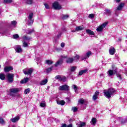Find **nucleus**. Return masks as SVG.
<instances>
[{
  "label": "nucleus",
  "instance_id": "1",
  "mask_svg": "<svg viewBox=\"0 0 127 127\" xmlns=\"http://www.w3.org/2000/svg\"><path fill=\"white\" fill-rule=\"evenodd\" d=\"M105 97L107 99H110L116 94V90L114 88H109L107 90H104L103 91Z\"/></svg>",
  "mask_w": 127,
  "mask_h": 127
},
{
  "label": "nucleus",
  "instance_id": "2",
  "mask_svg": "<svg viewBox=\"0 0 127 127\" xmlns=\"http://www.w3.org/2000/svg\"><path fill=\"white\" fill-rule=\"evenodd\" d=\"M6 77L8 83H12L13 82V78H14V74L13 73H7Z\"/></svg>",
  "mask_w": 127,
  "mask_h": 127
},
{
  "label": "nucleus",
  "instance_id": "3",
  "mask_svg": "<svg viewBox=\"0 0 127 127\" xmlns=\"http://www.w3.org/2000/svg\"><path fill=\"white\" fill-rule=\"evenodd\" d=\"M20 91V89L19 88H11L10 90V96H12V97H14V94H16V93H18Z\"/></svg>",
  "mask_w": 127,
  "mask_h": 127
},
{
  "label": "nucleus",
  "instance_id": "4",
  "mask_svg": "<svg viewBox=\"0 0 127 127\" xmlns=\"http://www.w3.org/2000/svg\"><path fill=\"white\" fill-rule=\"evenodd\" d=\"M53 7L54 8V9L57 10H60L61 8H62L61 5H60L59 2L58 1H55L53 3Z\"/></svg>",
  "mask_w": 127,
  "mask_h": 127
},
{
  "label": "nucleus",
  "instance_id": "5",
  "mask_svg": "<svg viewBox=\"0 0 127 127\" xmlns=\"http://www.w3.org/2000/svg\"><path fill=\"white\" fill-rule=\"evenodd\" d=\"M32 17H33V13H30L28 17V25H31L33 23Z\"/></svg>",
  "mask_w": 127,
  "mask_h": 127
},
{
  "label": "nucleus",
  "instance_id": "6",
  "mask_svg": "<svg viewBox=\"0 0 127 127\" xmlns=\"http://www.w3.org/2000/svg\"><path fill=\"white\" fill-rule=\"evenodd\" d=\"M23 72L25 75H31L33 70L32 69L25 68L23 70Z\"/></svg>",
  "mask_w": 127,
  "mask_h": 127
},
{
  "label": "nucleus",
  "instance_id": "7",
  "mask_svg": "<svg viewBox=\"0 0 127 127\" xmlns=\"http://www.w3.org/2000/svg\"><path fill=\"white\" fill-rule=\"evenodd\" d=\"M60 91H69V86L67 85H64L59 87Z\"/></svg>",
  "mask_w": 127,
  "mask_h": 127
},
{
  "label": "nucleus",
  "instance_id": "8",
  "mask_svg": "<svg viewBox=\"0 0 127 127\" xmlns=\"http://www.w3.org/2000/svg\"><path fill=\"white\" fill-rule=\"evenodd\" d=\"M108 24V22H105L103 23L102 25H101L100 26L98 27L96 30L97 31L101 32L103 31V29L107 26V25Z\"/></svg>",
  "mask_w": 127,
  "mask_h": 127
},
{
  "label": "nucleus",
  "instance_id": "9",
  "mask_svg": "<svg viewBox=\"0 0 127 127\" xmlns=\"http://www.w3.org/2000/svg\"><path fill=\"white\" fill-rule=\"evenodd\" d=\"M92 52H88L85 56H83L82 57V60H85V59L89 58L91 55H92Z\"/></svg>",
  "mask_w": 127,
  "mask_h": 127
},
{
  "label": "nucleus",
  "instance_id": "10",
  "mask_svg": "<svg viewBox=\"0 0 127 127\" xmlns=\"http://www.w3.org/2000/svg\"><path fill=\"white\" fill-rule=\"evenodd\" d=\"M99 95H100V91H96L95 92L94 95L92 97V100H93V101H96V100H97V99L99 98Z\"/></svg>",
  "mask_w": 127,
  "mask_h": 127
},
{
  "label": "nucleus",
  "instance_id": "11",
  "mask_svg": "<svg viewBox=\"0 0 127 127\" xmlns=\"http://www.w3.org/2000/svg\"><path fill=\"white\" fill-rule=\"evenodd\" d=\"M15 50L17 53H20L22 52V49H21V46L20 45H17L15 47Z\"/></svg>",
  "mask_w": 127,
  "mask_h": 127
},
{
  "label": "nucleus",
  "instance_id": "12",
  "mask_svg": "<svg viewBox=\"0 0 127 127\" xmlns=\"http://www.w3.org/2000/svg\"><path fill=\"white\" fill-rule=\"evenodd\" d=\"M62 63H63V60H59L58 61H57L55 64V67H58V66H61V65H62Z\"/></svg>",
  "mask_w": 127,
  "mask_h": 127
},
{
  "label": "nucleus",
  "instance_id": "13",
  "mask_svg": "<svg viewBox=\"0 0 127 127\" xmlns=\"http://www.w3.org/2000/svg\"><path fill=\"white\" fill-rule=\"evenodd\" d=\"M116 73H117V69H114L113 70L112 69H110L108 71V75L109 76H113V75H115Z\"/></svg>",
  "mask_w": 127,
  "mask_h": 127
},
{
  "label": "nucleus",
  "instance_id": "14",
  "mask_svg": "<svg viewBox=\"0 0 127 127\" xmlns=\"http://www.w3.org/2000/svg\"><path fill=\"white\" fill-rule=\"evenodd\" d=\"M13 70V67L12 66H5L4 68V71L6 73H7V72H9V71H11Z\"/></svg>",
  "mask_w": 127,
  "mask_h": 127
},
{
  "label": "nucleus",
  "instance_id": "15",
  "mask_svg": "<svg viewBox=\"0 0 127 127\" xmlns=\"http://www.w3.org/2000/svg\"><path fill=\"white\" fill-rule=\"evenodd\" d=\"M22 39L24 40V41H30V40L32 39V38L28 37L27 36H23Z\"/></svg>",
  "mask_w": 127,
  "mask_h": 127
},
{
  "label": "nucleus",
  "instance_id": "16",
  "mask_svg": "<svg viewBox=\"0 0 127 127\" xmlns=\"http://www.w3.org/2000/svg\"><path fill=\"white\" fill-rule=\"evenodd\" d=\"M125 6V3H121L116 8V10H122L123 9V7Z\"/></svg>",
  "mask_w": 127,
  "mask_h": 127
},
{
  "label": "nucleus",
  "instance_id": "17",
  "mask_svg": "<svg viewBox=\"0 0 127 127\" xmlns=\"http://www.w3.org/2000/svg\"><path fill=\"white\" fill-rule=\"evenodd\" d=\"M78 127H86V123L80 122L76 124Z\"/></svg>",
  "mask_w": 127,
  "mask_h": 127
},
{
  "label": "nucleus",
  "instance_id": "18",
  "mask_svg": "<svg viewBox=\"0 0 127 127\" xmlns=\"http://www.w3.org/2000/svg\"><path fill=\"white\" fill-rule=\"evenodd\" d=\"M18 121H19V117H16L10 119V121L12 122V123H16V122H18Z\"/></svg>",
  "mask_w": 127,
  "mask_h": 127
},
{
  "label": "nucleus",
  "instance_id": "19",
  "mask_svg": "<svg viewBox=\"0 0 127 127\" xmlns=\"http://www.w3.org/2000/svg\"><path fill=\"white\" fill-rule=\"evenodd\" d=\"M96 123H97V119L95 118H93L91 119V121L90 122L91 125H92L93 126H95Z\"/></svg>",
  "mask_w": 127,
  "mask_h": 127
},
{
  "label": "nucleus",
  "instance_id": "20",
  "mask_svg": "<svg viewBox=\"0 0 127 127\" xmlns=\"http://www.w3.org/2000/svg\"><path fill=\"white\" fill-rule=\"evenodd\" d=\"M115 52H116V49H115V48H111L110 49L109 53L111 55H114Z\"/></svg>",
  "mask_w": 127,
  "mask_h": 127
},
{
  "label": "nucleus",
  "instance_id": "21",
  "mask_svg": "<svg viewBox=\"0 0 127 127\" xmlns=\"http://www.w3.org/2000/svg\"><path fill=\"white\" fill-rule=\"evenodd\" d=\"M47 82H48V80H47V79H45L43 80H42L40 82V85H41V86H42L43 85H46V84H47Z\"/></svg>",
  "mask_w": 127,
  "mask_h": 127
},
{
  "label": "nucleus",
  "instance_id": "22",
  "mask_svg": "<svg viewBox=\"0 0 127 127\" xmlns=\"http://www.w3.org/2000/svg\"><path fill=\"white\" fill-rule=\"evenodd\" d=\"M57 103L58 105H61V106H64V105H65V101H64V100H58L57 101Z\"/></svg>",
  "mask_w": 127,
  "mask_h": 127
},
{
  "label": "nucleus",
  "instance_id": "23",
  "mask_svg": "<svg viewBox=\"0 0 127 127\" xmlns=\"http://www.w3.org/2000/svg\"><path fill=\"white\" fill-rule=\"evenodd\" d=\"M86 33H88V34H90V35H95V33H94L93 31L90 29L86 30Z\"/></svg>",
  "mask_w": 127,
  "mask_h": 127
},
{
  "label": "nucleus",
  "instance_id": "24",
  "mask_svg": "<svg viewBox=\"0 0 127 127\" xmlns=\"http://www.w3.org/2000/svg\"><path fill=\"white\" fill-rule=\"evenodd\" d=\"M29 80V78H25L23 80H21L20 81V83L21 84H24L25 83H27V82H28V80Z\"/></svg>",
  "mask_w": 127,
  "mask_h": 127
},
{
  "label": "nucleus",
  "instance_id": "25",
  "mask_svg": "<svg viewBox=\"0 0 127 127\" xmlns=\"http://www.w3.org/2000/svg\"><path fill=\"white\" fill-rule=\"evenodd\" d=\"M105 11L106 14H108V15H111V13H112V10L109 9L108 8H106L105 9Z\"/></svg>",
  "mask_w": 127,
  "mask_h": 127
},
{
  "label": "nucleus",
  "instance_id": "26",
  "mask_svg": "<svg viewBox=\"0 0 127 127\" xmlns=\"http://www.w3.org/2000/svg\"><path fill=\"white\" fill-rule=\"evenodd\" d=\"M73 61H74V59H73V58H69L66 60V63H73Z\"/></svg>",
  "mask_w": 127,
  "mask_h": 127
},
{
  "label": "nucleus",
  "instance_id": "27",
  "mask_svg": "<svg viewBox=\"0 0 127 127\" xmlns=\"http://www.w3.org/2000/svg\"><path fill=\"white\" fill-rule=\"evenodd\" d=\"M0 79L1 80H5V74L0 73Z\"/></svg>",
  "mask_w": 127,
  "mask_h": 127
},
{
  "label": "nucleus",
  "instance_id": "28",
  "mask_svg": "<svg viewBox=\"0 0 127 127\" xmlns=\"http://www.w3.org/2000/svg\"><path fill=\"white\" fill-rule=\"evenodd\" d=\"M72 88L74 89L75 93H77L78 92V87L77 86V85L74 84L72 85Z\"/></svg>",
  "mask_w": 127,
  "mask_h": 127
},
{
  "label": "nucleus",
  "instance_id": "29",
  "mask_svg": "<svg viewBox=\"0 0 127 127\" xmlns=\"http://www.w3.org/2000/svg\"><path fill=\"white\" fill-rule=\"evenodd\" d=\"M40 107H41L42 108H44V107H45V106H46V103H45V101H42V102L40 103Z\"/></svg>",
  "mask_w": 127,
  "mask_h": 127
},
{
  "label": "nucleus",
  "instance_id": "30",
  "mask_svg": "<svg viewBox=\"0 0 127 127\" xmlns=\"http://www.w3.org/2000/svg\"><path fill=\"white\" fill-rule=\"evenodd\" d=\"M75 28H76V31H79L80 30H83L84 27L79 26L76 27Z\"/></svg>",
  "mask_w": 127,
  "mask_h": 127
},
{
  "label": "nucleus",
  "instance_id": "31",
  "mask_svg": "<svg viewBox=\"0 0 127 127\" xmlns=\"http://www.w3.org/2000/svg\"><path fill=\"white\" fill-rule=\"evenodd\" d=\"M46 64H47L48 65H52V64H53V61H50V60H46Z\"/></svg>",
  "mask_w": 127,
  "mask_h": 127
},
{
  "label": "nucleus",
  "instance_id": "32",
  "mask_svg": "<svg viewBox=\"0 0 127 127\" xmlns=\"http://www.w3.org/2000/svg\"><path fill=\"white\" fill-rule=\"evenodd\" d=\"M53 69V66H52L50 68H48L46 69V73H49L50 72H51L52 71V69Z\"/></svg>",
  "mask_w": 127,
  "mask_h": 127
},
{
  "label": "nucleus",
  "instance_id": "33",
  "mask_svg": "<svg viewBox=\"0 0 127 127\" xmlns=\"http://www.w3.org/2000/svg\"><path fill=\"white\" fill-rule=\"evenodd\" d=\"M72 124H69L67 126V125L65 124H62V127H72Z\"/></svg>",
  "mask_w": 127,
  "mask_h": 127
},
{
  "label": "nucleus",
  "instance_id": "34",
  "mask_svg": "<svg viewBox=\"0 0 127 127\" xmlns=\"http://www.w3.org/2000/svg\"><path fill=\"white\" fill-rule=\"evenodd\" d=\"M32 32H34V29H28L26 31V33H27V34H31V33H32Z\"/></svg>",
  "mask_w": 127,
  "mask_h": 127
},
{
  "label": "nucleus",
  "instance_id": "35",
  "mask_svg": "<svg viewBox=\"0 0 127 127\" xmlns=\"http://www.w3.org/2000/svg\"><path fill=\"white\" fill-rule=\"evenodd\" d=\"M79 58H80V57L78 55H76L73 57V61L75 60V61H77V60H79Z\"/></svg>",
  "mask_w": 127,
  "mask_h": 127
},
{
  "label": "nucleus",
  "instance_id": "36",
  "mask_svg": "<svg viewBox=\"0 0 127 127\" xmlns=\"http://www.w3.org/2000/svg\"><path fill=\"white\" fill-rule=\"evenodd\" d=\"M23 47H28V44L25 41H23Z\"/></svg>",
  "mask_w": 127,
  "mask_h": 127
},
{
  "label": "nucleus",
  "instance_id": "37",
  "mask_svg": "<svg viewBox=\"0 0 127 127\" xmlns=\"http://www.w3.org/2000/svg\"><path fill=\"white\" fill-rule=\"evenodd\" d=\"M4 3H10L12 2V0H4Z\"/></svg>",
  "mask_w": 127,
  "mask_h": 127
},
{
  "label": "nucleus",
  "instance_id": "38",
  "mask_svg": "<svg viewBox=\"0 0 127 127\" xmlns=\"http://www.w3.org/2000/svg\"><path fill=\"white\" fill-rule=\"evenodd\" d=\"M72 111L73 112V113H76V112L78 111V108H77V107H72Z\"/></svg>",
  "mask_w": 127,
  "mask_h": 127
},
{
  "label": "nucleus",
  "instance_id": "39",
  "mask_svg": "<svg viewBox=\"0 0 127 127\" xmlns=\"http://www.w3.org/2000/svg\"><path fill=\"white\" fill-rule=\"evenodd\" d=\"M0 124H1V125H4L5 124L4 120H3L2 118H0Z\"/></svg>",
  "mask_w": 127,
  "mask_h": 127
},
{
  "label": "nucleus",
  "instance_id": "40",
  "mask_svg": "<svg viewBox=\"0 0 127 127\" xmlns=\"http://www.w3.org/2000/svg\"><path fill=\"white\" fill-rule=\"evenodd\" d=\"M29 92H30V89L29 88H27L25 90L24 93L27 94L28 93H29Z\"/></svg>",
  "mask_w": 127,
  "mask_h": 127
},
{
  "label": "nucleus",
  "instance_id": "41",
  "mask_svg": "<svg viewBox=\"0 0 127 127\" xmlns=\"http://www.w3.org/2000/svg\"><path fill=\"white\" fill-rule=\"evenodd\" d=\"M76 69H77V67L76 66H72L71 67L70 70L71 72H74V71H75Z\"/></svg>",
  "mask_w": 127,
  "mask_h": 127
},
{
  "label": "nucleus",
  "instance_id": "42",
  "mask_svg": "<svg viewBox=\"0 0 127 127\" xmlns=\"http://www.w3.org/2000/svg\"><path fill=\"white\" fill-rule=\"evenodd\" d=\"M33 0H27L26 2L28 4H31L32 3Z\"/></svg>",
  "mask_w": 127,
  "mask_h": 127
},
{
  "label": "nucleus",
  "instance_id": "43",
  "mask_svg": "<svg viewBox=\"0 0 127 127\" xmlns=\"http://www.w3.org/2000/svg\"><path fill=\"white\" fill-rule=\"evenodd\" d=\"M117 77L119 79V80H122L123 79L122 78V75L119 73L117 74Z\"/></svg>",
  "mask_w": 127,
  "mask_h": 127
},
{
  "label": "nucleus",
  "instance_id": "44",
  "mask_svg": "<svg viewBox=\"0 0 127 127\" xmlns=\"http://www.w3.org/2000/svg\"><path fill=\"white\" fill-rule=\"evenodd\" d=\"M19 37V36H18V34H15L13 35V38L14 39H16Z\"/></svg>",
  "mask_w": 127,
  "mask_h": 127
},
{
  "label": "nucleus",
  "instance_id": "45",
  "mask_svg": "<svg viewBox=\"0 0 127 127\" xmlns=\"http://www.w3.org/2000/svg\"><path fill=\"white\" fill-rule=\"evenodd\" d=\"M89 18H94L95 17V14H90L89 15Z\"/></svg>",
  "mask_w": 127,
  "mask_h": 127
},
{
  "label": "nucleus",
  "instance_id": "46",
  "mask_svg": "<svg viewBox=\"0 0 127 127\" xmlns=\"http://www.w3.org/2000/svg\"><path fill=\"white\" fill-rule=\"evenodd\" d=\"M68 17H69V15H64L63 17V19H66V18H68Z\"/></svg>",
  "mask_w": 127,
  "mask_h": 127
},
{
  "label": "nucleus",
  "instance_id": "47",
  "mask_svg": "<svg viewBox=\"0 0 127 127\" xmlns=\"http://www.w3.org/2000/svg\"><path fill=\"white\" fill-rule=\"evenodd\" d=\"M120 122H121V123H122V124H124V123H127V120H125V119H120Z\"/></svg>",
  "mask_w": 127,
  "mask_h": 127
},
{
  "label": "nucleus",
  "instance_id": "48",
  "mask_svg": "<svg viewBox=\"0 0 127 127\" xmlns=\"http://www.w3.org/2000/svg\"><path fill=\"white\" fill-rule=\"evenodd\" d=\"M11 23L12 25H13L14 26V25H16V23H17V22H16V21H13L11 22Z\"/></svg>",
  "mask_w": 127,
  "mask_h": 127
},
{
  "label": "nucleus",
  "instance_id": "49",
  "mask_svg": "<svg viewBox=\"0 0 127 127\" xmlns=\"http://www.w3.org/2000/svg\"><path fill=\"white\" fill-rule=\"evenodd\" d=\"M79 103H80V104H83V103H85V101L83 99H80L79 100Z\"/></svg>",
  "mask_w": 127,
  "mask_h": 127
},
{
  "label": "nucleus",
  "instance_id": "50",
  "mask_svg": "<svg viewBox=\"0 0 127 127\" xmlns=\"http://www.w3.org/2000/svg\"><path fill=\"white\" fill-rule=\"evenodd\" d=\"M62 81H63V82H66V77L63 76L62 79Z\"/></svg>",
  "mask_w": 127,
  "mask_h": 127
},
{
  "label": "nucleus",
  "instance_id": "51",
  "mask_svg": "<svg viewBox=\"0 0 127 127\" xmlns=\"http://www.w3.org/2000/svg\"><path fill=\"white\" fill-rule=\"evenodd\" d=\"M44 5L47 9H48L49 8V5H48L47 3H45Z\"/></svg>",
  "mask_w": 127,
  "mask_h": 127
},
{
  "label": "nucleus",
  "instance_id": "52",
  "mask_svg": "<svg viewBox=\"0 0 127 127\" xmlns=\"http://www.w3.org/2000/svg\"><path fill=\"white\" fill-rule=\"evenodd\" d=\"M61 47H62L63 48L65 46V43H62L61 44Z\"/></svg>",
  "mask_w": 127,
  "mask_h": 127
},
{
  "label": "nucleus",
  "instance_id": "53",
  "mask_svg": "<svg viewBox=\"0 0 127 127\" xmlns=\"http://www.w3.org/2000/svg\"><path fill=\"white\" fill-rule=\"evenodd\" d=\"M84 74L82 70H81L79 72L78 75L80 76L82 75V74Z\"/></svg>",
  "mask_w": 127,
  "mask_h": 127
},
{
  "label": "nucleus",
  "instance_id": "54",
  "mask_svg": "<svg viewBox=\"0 0 127 127\" xmlns=\"http://www.w3.org/2000/svg\"><path fill=\"white\" fill-rule=\"evenodd\" d=\"M82 71L83 74H85V73H86V72H88V69H84V70H82Z\"/></svg>",
  "mask_w": 127,
  "mask_h": 127
},
{
  "label": "nucleus",
  "instance_id": "55",
  "mask_svg": "<svg viewBox=\"0 0 127 127\" xmlns=\"http://www.w3.org/2000/svg\"><path fill=\"white\" fill-rule=\"evenodd\" d=\"M61 76H60V75L56 76V79H59Z\"/></svg>",
  "mask_w": 127,
  "mask_h": 127
},
{
  "label": "nucleus",
  "instance_id": "56",
  "mask_svg": "<svg viewBox=\"0 0 127 127\" xmlns=\"http://www.w3.org/2000/svg\"><path fill=\"white\" fill-rule=\"evenodd\" d=\"M66 56H61V58H63V59H64V58H66Z\"/></svg>",
  "mask_w": 127,
  "mask_h": 127
},
{
  "label": "nucleus",
  "instance_id": "57",
  "mask_svg": "<svg viewBox=\"0 0 127 127\" xmlns=\"http://www.w3.org/2000/svg\"><path fill=\"white\" fill-rule=\"evenodd\" d=\"M76 31H77V30H76V28H75V30H72L71 32H76Z\"/></svg>",
  "mask_w": 127,
  "mask_h": 127
},
{
  "label": "nucleus",
  "instance_id": "58",
  "mask_svg": "<svg viewBox=\"0 0 127 127\" xmlns=\"http://www.w3.org/2000/svg\"><path fill=\"white\" fill-rule=\"evenodd\" d=\"M59 80H60V81H62V77H60V78H59Z\"/></svg>",
  "mask_w": 127,
  "mask_h": 127
},
{
  "label": "nucleus",
  "instance_id": "59",
  "mask_svg": "<svg viewBox=\"0 0 127 127\" xmlns=\"http://www.w3.org/2000/svg\"><path fill=\"white\" fill-rule=\"evenodd\" d=\"M116 1L117 2H120V1H121V0H116Z\"/></svg>",
  "mask_w": 127,
  "mask_h": 127
},
{
  "label": "nucleus",
  "instance_id": "60",
  "mask_svg": "<svg viewBox=\"0 0 127 127\" xmlns=\"http://www.w3.org/2000/svg\"><path fill=\"white\" fill-rule=\"evenodd\" d=\"M58 37L59 38V36H58Z\"/></svg>",
  "mask_w": 127,
  "mask_h": 127
}]
</instances>
